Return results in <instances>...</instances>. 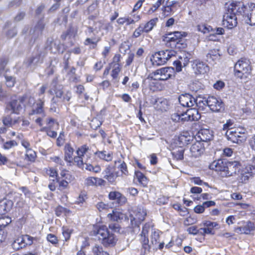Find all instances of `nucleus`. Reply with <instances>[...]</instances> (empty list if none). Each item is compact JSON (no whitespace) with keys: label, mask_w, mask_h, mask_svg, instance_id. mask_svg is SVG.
I'll use <instances>...</instances> for the list:
<instances>
[{"label":"nucleus","mask_w":255,"mask_h":255,"mask_svg":"<svg viewBox=\"0 0 255 255\" xmlns=\"http://www.w3.org/2000/svg\"><path fill=\"white\" fill-rule=\"evenodd\" d=\"M77 156L73 158L72 165H76L79 168L84 169L85 163L90 161L93 151L87 145H83L78 148L76 151Z\"/></svg>","instance_id":"1"},{"label":"nucleus","mask_w":255,"mask_h":255,"mask_svg":"<svg viewBox=\"0 0 255 255\" xmlns=\"http://www.w3.org/2000/svg\"><path fill=\"white\" fill-rule=\"evenodd\" d=\"M94 232L98 236V238L101 240V243L105 247L114 246L117 242V239L114 234L111 233L105 225L99 227L97 231Z\"/></svg>","instance_id":"2"},{"label":"nucleus","mask_w":255,"mask_h":255,"mask_svg":"<svg viewBox=\"0 0 255 255\" xmlns=\"http://www.w3.org/2000/svg\"><path fill=\"white\" fill-rule=\"evenodd\" d=\"M238 12L244 17L246 22L251 25H255V4L249 3L247 5L243 4L238 8Z\"/></svg>","instance_id":"3"},{"label":"nucleus","mask_w":255,"mask_h":255,"mask_svg":"<svg viewBox=\"0 0 255 255\" xmlns=\"http://www.w3.org/2000/svg\"><path fill=\"white\" fill-rule=\"evenodd\" d=\"M250 61L246 58H241L235 64L234 66L235 75L242 79L247 77L251 72Z\"/></svg>","instance_id":"4"},{"label":"nucleus","mask_w":255,"mask_h":255,"mask_svg":"<svg viewBox=\"0 0 255 255\" xmlns=\"http://www.w3.org/2000/svg\"><path fill=\"white\" fill-rule=\"evenodd\" d=\"M237 6L231 5L228 10V12L223 16V24L228 29H232L236 27L238 24L236 12H238Z\"/></svg>","instance_id":"5"},{"label":"nucleus","mask_w":255,"mask_h":255,"mask_svg":"<svg viewBox=\"0 0 255 255\" xmlns=\"http://www.w3.org/2000/svg\"><path fill=\"white\" fill-rule=\"evenodd\" d=\"M245 129L240 128H231L227 130L226 136L228 140L233 143H240L245 140Z\"/></svg>","instance_id":"6"},{"label":"nucleus","mask_w":255,"mask_h":255,"mask_svg":"<svg viewBox=\"0 0 255 255\" xmlns=\"http://www.w3.org/2000/svg\"><path fill=\"white\" fill-rule=\"evenodd\" d=\"M208 106L211 110L214 112H219L224 110V103L220 99L215 97L210 96L207 100H201V105Z\"/></svg>","instance_id":"7"},{"label":"nucleus","mask_w":255,"mask_h":255,"mask_svg":"<svg viewBox=\"0 0 255 255\" xmlns=\"http://www.w3.org/2000/svg\"><path fill=\"white\" fill-rule=\"evenodd\" d=\"M179 102L183 107H192L195 104L199 109L203 110V107L201 105V100L195 99L191 95L186 94L179 97Z\"/></svg>","instance_id":"8"},{"label":"nucleus","mask_w":255,"mask_h":255,"mask_svg":"<svg viewBox=\"0 0 255 255\" xmlns=\"http://www.w3.org/2000/svg\"><path fill=\"white\" fill-rule=\"evenodd\" d=\"M149 228L150 226L149 224H145L140 234L139 241L141 245V249L143 251L144 254L149 252L151 249V245H152L149 244L148 238Z\"/></svg>","instance_id":"9"},{"label":"nucleus","mask_w":255,"mask_h":255,"mask_svg":"<svg viewBox=\"0 0 255 255\" xmlns=\"http://www.w3.org/2000/svg\"><path fill=\"white\" fill-rule=\"evenodd\" d=\"M51 87L50 92H52L53 91L56 96L55 98H53L52 99V105H54V104H56L60 102V100L63 96V86L61 85L58 84L56 81L53 80L51 83ZM50 110L55 112L56 107L53 106V107L50 108Z\"/></svg>","instance_id":"10"},{"label":"nucleus","mask_w":255,"mask_h":255,"mask_svg":"<svg viewBox=\"0 0 255 255\" xmlns=\"http://www.w3.org/2000/svg\"><path fill=\"white\" fill-rule=\"evenodd\" d=\"M174 69L172 67H164L156 70L152 73L154 76L159 75V77L155 78L154 80L165 81L174 76Z\"/></svg>","instance_id":"11"},{"label":"nucleus","mask_w":255,"mask_h":255,"mask_svg":"<svg viewBox=\"0 0 255 255\" xmlns=\"http://www.w3.org/2000/svg\"><path fill=\"white\" fill-rule=\"evenodd\" d=\"M228 161L225 159H218L212 162L209 165L211 169L220 172L223 177H225L227 168Z\"/></svg>","instance_id":"12"},{"label":"nucleus","mask_w":255,"mask_h":255,"mask_svg":"<svg viewBox=\"0 0 255 255\" xmlns=\"http://www.w3.org/2000/svg\"><path fill=\"white\" fill-rule=\"evenodd\" d=\"M195 138L196 140L202 143H207L213 138V131L209 129H201L197 132Z\"/></svg>","instance_id":"13"},{"label":"nucleus","mask_w":255,"mask_h":255,"mask_svg":"<svg viewBox=\"0 0 255 255\" xmlns=\"http://www.w3.org/2000/svg\"><path fill=\"white\" fill-rule=\"evenodd\" d=\"M205 151V143L196 140L191 146L190 152L192 157L197 158L200 156Z\"/></svg>","instance_id":"14"},{"label":"nucleus","mask_w":255,"mask_h":255,"mask_svg":"<svg viewBox=\"0 0 255 255\" xmlns=\"http://www.w3.org/2000/svg\"><path fill=\"white\" fill-rule=\"evenodd\" d=\"M241 167V163L237 161H228L225 177L232 176L239 172Z\"/></svg>","instance_id":"15"},{"label":"nucleus","mask_w":255,"mask_h":255,"mask_svg":"<svg viewBox=\"0 0 255 255\" xmlns=\"http://www.w3.org/2000/svg\"><path fill=\"white\" fill-rule=\"evenodd\" d=\"M184 120L185 121H197L200 118L198 110L196 108H191L183 112Z\"/></svg>","instance_id":"16"},{"label":"nucleus","mask_w":255,"mask_h":255,"mask_svg":"<svg viewBox=\"0 0 255 255\" xmlns=\"http://www.w3.org/2000/svg\"><path fill=\"white\" fill-rule=\"evenodd\" d=\"M193 68L196 74H203L209 70L208 66L199 60L194 61Z\"/></svg>","instance_id":"17"},{"label":"nucleus","mask_w":255,"mask_h":255,"mask_svg":"<svg viewBox=\"0 0 255 255\" xmlns=\"http://www.w3.org/2000/svg\"><path fill=\"white\" fill-rule=\"evenodd\" d=\"M44 54L39 53L35 56L28 58L25 62V64L28 67L35 66L38 63H41L43 62Z\"/></svg>","instance_id":"18"},{"label":"nucleus","mask_w":255,"mask_h":255,"mask_svg":"<svg viewBox=\"0 0 255 255\" xmlns=\"http://www.w3.org/2000/svg\"><path fill=\"white\" fill-rule=\"evenodd\" d=\"M182 38V35L181 32L175 31L173 33L167 34L165 37V41L169 43H173V46L176 47Z\"/></svg>","instance_id":"19"},{"label":"nucleus","mask_w":255,"mask_h":255,"mask_svg":"<svg viewBox=\"0 0 255 255\" xmlns=\"http://www.w3.org/2000/svg\"><path fill=\"white\" fill-rule=\"evenodd\" d=\"M45 100L39 98L36 104L33 106L31 115H41L42 117L45 116V114L43 110V106L44 104Z\"/></svg>","instance_id":"20"},{"label":"nucleus","mask_w":255,"mask_h":255,"mask_svg":"<svg viewBox=\"0 0 255 255\" xmlns=\"http://www.w3.org/2000/svg\"><path fill=\"white\" fill-rule=\"evenodd\" d=\"M108 197L110 200H116L120 205H123L127 201L126 197L118 191L110 192Z\"/></svg>","instance_id":"21"},{"label":"nucleus","mask_w":255,"mask_h":255,"mask_svg":"<svg viewBox=\"0 0 255 255\" xmlns=\"http://www.w3.org/2000/svg\"><path fill=\"white\" fill-rule=\"evenodd\" d=\"M22 99L12 100L7 106L6 109L11 110L12 113L18 114L22 110Z\"/></svg>","instance_id":"22"},{"label":"nucleus","mask_w":255,"mask_h":255,"mask_svg":"<svg viewBox=\"0 0 255 255\" xmlns=\"http://www.w3.org/2000/svg\"><path fill=\"white\" fill-rule=\"evenodd\" d=\"M46 121V124L48 125H49V128L47 130V134L51 137H56L57 136V133L53 129H56L58 128L59 125L58 123L55 122L54 119L52 118L49 119Z\"/></svg>","instance_id":"23"},{"label":"nucleus","mask_w":255,"mask_h":255,"mask_svg":"<svg viewBox=\"0 0 255 255\" xmlns=\"http://www.w3.org/2000/svg\"><path fill=\"white\" fill-rule=\"evenodd\" d=\"M73 153L74 149L71 145L69 143L66 144L64 147V160L69 165H71V163H73Z\"/></svg>","instance_id":"24"},{"label":"nucleus","mask_w":255,"mask_h":255,"mask_svg":"<svg viewBox=\"0 0 255 255\" xmlns=\"http://www.w3.org/2000/svg\"><path fill=\"white\" fill-rule=\"evenodd\" d=\"M158 20V18L156 17L150 19L145 24H141L140 25L141 26L144 33H148L151 31L154 26L156 25Z\"/></svg>","instance_id":"25"},{"label":"nucleus","mask_w":255,"mask_h":255,"mask_svg":"<svg viewBox=\"0 0 255 255\" xmlns=\"http://www.w3.org/2000/svg\"><path fill=\"white\" fill-rule=\"evenodd\" d=\"M93 154L97 155L100 159L106 161H112L113 157L112 152H107L105 150L97 151L96 152H93Z\"/></svg>","instance_id":"26"},{"label":"nucleus","mask_w":255,"mask_h":255,"mask_svg":"<svg viewBox=\"0 0 255 255\" xmlns=\"http://www.w3.org/2000/svg\"><path fill=\"white\" fill-rule=\"evenodd\" d=\"M218 50L212 49L206 55V60L209 63L216 61L219 59L220 55L219 53Z\"/></svg>","instance_id":"27"},{"label":"nucleus","mask_w":255,"mask_h":255,"mask_svg":"<svg viewBox=\"0 0 255 255\" xmlns=\"http://www.w3.org/2000/svg\"><path fill=\"white\" fill-rule=\"evenodd\" d=\"M157 52L162 58V61H164L165 63L172 56H174L176 53L175 51L172 50H162Z\"/></svg>","instance_id":"28"},{"label":"nucleus","mask_w":255,"mask_h":255,"mask_svg":"<svg viewBox=\"0 0 255 255\" xmlns=\"http://www.w3.org/2000/svg\"><path fill=\"white\" fill-rule=\"evenodd\" d=\"M155 108L161 112L166 111L168 109V102L164 99H158L155 102Z\"/></svg>","instance_id":"29"},{"label":"nucleus","mask_w":255,"mask_h":255,"mask_svg":"<svg viewBox=\"0 0 255 255\" xmlns=\"http://www.w3.org/2000/svg\"><path fill=\"white\" fill-rule=\"evenodd\" d=\"M108 217L114 221H119L126 218L124 214L117 210H113L112 213L108 215Z\"/></svg>","instance_id":"30"},{"label":"nucleus","mask_w":255,"mask_h":255,"mask_svg":"<svg viewBox=\"0 0 255 255\" xmlns=\"http://www.w3.org/2000/svg\"><path fill=\"white\" fill-rule=\"evenodd\" d=\"M150 61L152 65L154 66H158L165 64V62L162 61V58L159 56L158 52H155L152 55Z\"/></svg>","instance_id":"31"},{"label":"nucleus","mask_w":255,"mask_h":255,"mask_svg":"<svg viewBox=\"0 0 255 255\" xmlns=\"http://www.w3.org/2000/svg\"><path fill=\"white\" fill-rule=\"evenodd\" d=\"M254 223L248 222L245 225L238 228L237 230L242 234H249L252 231L254 230Z\"/></svg>","instance_id":"32"},{"label":"nucleus","mask_w":255,"mask_h":255,"mask_svg":"<svg viewBox=\"0 0 255 255\" xmlns=\"http://www.w3.org/2000/svg\"><path fill=\"white\" fill-rule=\"evenodd\" d=\"M26 246L24 242L23 236L16 239L12 243V246L14 250H18Z\"/></svg>","instance_id":"33"},{"label":"nucleus","mask_w":255,"mask_h":255,"mask_svg":"<svg viewBox=\"0 0 255 255\" xmlns=\"http://www.w3.org/2000/svg\"><path fill=\"white\" fill-rule=\"evenodd\" d=\"M10 202L1 201L0 202V215L5 214L10 209Z\"/></svg>","instance_id":"34"},{"label":"nucleus","mask_w":255,"mask_h":255,"mask_svg":"<svg viewBox=\"0 0 255 255\" xmlns=\"http://www.w3.org/2000/svg\"><path fill=\"white\" fill-rule=\"evenodd\" d=\"M2 121L4 126L8 127H11L16 123H18L19 119L18 118L17 119L12 120L10 116H7L3 117Z\"/></svg>","instance_id":"35"},{"label":"nucleus","mask_w":255,"mask_h":255,"mask_svg":"<svg viewBox=\"0 0 255 255\" xmlns=\"http://www.w3.org/2000/svg\"><path fill=\"white\" fill-rule=\"evenodd\" d=\"M94 255H109L107 252L104 251L102 246L96 245L92 248Z\"/></svg>","instance_id":"36"},{"label":"nucleus","mask_w":255,"mask_h":255,"mask_svg":"<svg viewBox=\"0 0 255 255\" xmlns=\"http://www.w3.org/2000/svg\"><path fill=\"white\" fill-rule=\"evenodd\" d=\"M25 159L28 161L34 162L36 157V152L32 149H29L26 150Z\"/></svg>","instance_id":"37"},{"label":"nucleus","mask_w":255,"mask_h":255,"mask_svg":"<svg viewBox=\"0 0 255 255\" xmlns=\"http://www.w3.org/2000/svg\"><path fill=\"white\" fill-rule=\"evenodd\" d=\"M184 149L180 147L177 150H175L172 152V154L174 158L177 160H180L183 159Z\"/></svg>","instance_id":"38"},{"label":"nucleus","mask_w":255,"mask_h":255,"mask_svg":"<svg viewBox=\"0 0 255 255\" xmlns=\"http://www.w3.org/2000/svg\"><path fill=\"white\" fill-rule=\"evenodd\" d=\"M160 232L158 230L152 231L151 234V244L154 245L159 243Z\"/></svg>","instance_id":"39"},{"label":"nucleus","mask_w":255,"mask_h":255,"mask_svg":"<svg viewBox=\"0 0 255 255\" xmlns=\"http://www.w3.org/2000/svg\"><path fill=\"white\" fill-rule=\"evenodd\" d=\"M253 177V172H244L242 171L239 178L240 182L242 183H247L249 179Z\"/></svg>","instance_id":"40"},{"label":"nucleus","mask_w":255,"mask_h":255,"mask_svg":"<svg viewBox=\"0 0 255 255\" xmlns=\"http://www.w3.org/2000/svg\"><path fill=\"white\" fill-rule=\"evenodd\" d=\"M146 215V212L143 209H139L138 212L135 215V217L133 218L134 220L140 223L144 220L145 216Z\"/></svg>","instance_id":"41"},{"label":"nucleus","mask_w":255,"mask_h":255,"mask_svg":"<svg viewBox=\"0 0 255 255\" xmlns=\"http://www.w3.org/2000/svg\"><path fill=\"white\" fill-rule=\"evenodd\" d=\"M183 112L180 113H175L171 115V119L174 122H185L184 120V116H183Z\"/></svg>","instance_id":"42"},{"label":"nucleus","mask_w":255,"mask_h":255,"mask_svg":"<svg viewBox=\"0 0 255 255\" xmlns=\"http://www.w3.org/2000/svg\"><path fill=\"white\" fill-rule=\"evenodd\" d=\"M55 212L56 215L59 217L63 215H66L67 213L70 212V211L61 206H58L55 208Z\"/></svg>","instance_id":"43"},{"label":"nucleus","mask_w":255,"mask_h":255,"mask_svg":"<svg viewBox=\"0 0 255 255\" xmlns=\"http://www.w3.org/2000/svg\"><path fill=\"white\" fill-rule=\"evenodd\" d=\"M203 225L210 230L213 231L214 228H219V225L217 222H211L210 221H205L202 223Z\"/></svg>","instance_id":"44"},{"label":"nucleus","mask_w":255,"mask_h":255,"mask_svg":"<svg viewBox=\"0 0 255 255\" xmlns=\"http://www.w3.org/2000/svg\"><path fill=\"white\" fill-rule=\"evenodd\" d=\"M110 67L112 69L111 72V76L113 79L117 80L118 78L119 73L121 71V67H119L117 65H115V66H110Z\"/></svg>","instance_id":"45"},{"label":"nucleus","mask_w":255,"mask_h":255,"mask_svg":"<svg viewBox=\"0 0 255 255\" xmlns=\"http://www.w3.org/2000/svg\"><path fill=\"white\" fill-rule=\"evenodd\" d=\"M99 41V39H97L95 37L92 38H87L84 41V44L85 45H89V44H92V48H94L97 45V43Z\"/></svg>","instance_id":"46"},{"label":"nucleus","mask_w":255,"mask_h":255,"mask_svg":"<svg viewBox=\"0 0 255 255\" xmlns=\"http://www.w3.org/2000/svg\"><path fill=\"white\" fill-rule=\"evenodd\" d=\"M135 175L139 182L142 184L146 183L147 178L142 173L139 171H136L135 172Z\"/></svg>","instance_id":"47"},{"label":"nucleus","mask_w":255,"mask_h":255,"mask_svg":"<svg viewBox=\"0 0 255 255\" xmlns=\"http://www.w3.org/2000/svg\"><path fill=\"white\" fill-rule=\"evenodd\" d=\"M17 145V143L14 140L4 142L2 148L4 149L8 150L11 148Z\"/></svg>","instance_id":"48"},{"label":"nucleus","mask_w":255,"mask_h":255,"mask_svg":"<svg viewBox=\"0 0 255 255\" xmlns=\"http://www.w3.org/2000/svg\"><path fill=\"white\" fill-rule=\"evenodd\" d=\"M72 233V230L67 227H63L62 228V234L64 237V240L68 241L71 236Z\"/></svg>","instance_id":"49"},{"label":"nucleus","mask_w":255,"mask_h":255,"mask_svg":"<svg viewBox=\"0 0 255 255\" xmlns=\"http://www.w3.org/2000/svg\"><path fill=\"white\" fill-rule=\"evenodd\" d=\"M198 30L203 33H208L213 30V28L210 26H207L205 24L199 25Z\"/></svg>","instance_id":"50"},{"label":"nucleus","mask_w":255,"mask_h":255,"mask_svg":"<svg viewBox=\"0 0 255 255\" xmlns=\"http://www.w3.org/2000/svg\"><path fill=\"white\" fill-rule=\"evenodd\" d=\"M165 0H157V1L149 9L148 12L149 13H152L156 11V10L162 4H163Z\"/></svg>","instance_id":"51"},{"label":"nucleus","mask_w":255,"mask_h":255,"mask_svg":"<svg viewBox=\"0 0 255 255\" xmlns=\"http://www.w3.org/2000/svg\"><path fill=\"white\" fill-rule=\"evenodd\" d=\"M192 137L189 136L188 133H185L183 134H181L178 138L180 141L183 143V144L188 143V142L189 141Z\"/></svg>","instance_id":"52"},{"label":"nucleus","mask_w":255,"mask_h":255,"mask_svg":"<svg viewBox=\"0 0 255 255\" xmlns=\"http://www.w3.org/2000/svg\"><path fill=\"white\" fill-rule=\"evenodd\" d=\"M121 58V55L116 54L113 58V61L110 64V66H115V65H117V66H119V67H122V65L120 63Z\"/></svg>","instance_id":"53"},{"label":"nucleus","mask_w":255,"mask_h":255,"mask_svg":"<svg viewBox=\"0 0 255 255\" xmlns=\"http://www.w3.org/2000/svg\"><path fill=\"white\" fill-rule=\"evenodd\" d=\"M50 47L52 52L56 53L60 52V45L58 42H52Z\"/></svg>","instance_id":"54"},{"label":"nucleus","mask_w":255,"mask_h":255,"mask_svg":"<svg viewBox=\"0 0 255 255\" xmlns=\"http://www.w3.org/2000/svg\"><path fill=\"white\" fill-rule=\"evenodd\" d=\"M24 242L26 245H31L33 244L34 240L36 239L28 235H23Z\"/></svg>","instance_id":"55"},{"label":"nucleus","mask_w":255,"mask_h":255,"mask_svg":"<svg viewBox=\"0 0 255 255\" xmlns=\"http://www.w3.org/2000/svg\"><path fill=\"white\" fill-rule=\"evenodd\" d=\"M192 181L195 184L198 185H204L208 187H210L208 183L205 182L200 179L199 177H194L192 179Z\"/></svg>","instance_id":"56"},{"label":"nucleus","mask_w":255,"mask_h":255,"mask_svg":"<svg viewBox=\"0 0 255 255\" xmlns=\"http://www.w3.org/2000/svg\"><path fill=\"white\" fill-rule=\"evenodd\" d=\"M117 176H118L116 175L114 173H112L110 174L104 175L103 177L107 179L109 182L113 183L115 181Z\"/></svg>","instance_id":"57"},{"label":"nucleus","mask_w":255,"mask_h":255,"mask_svg":"<svg viewBox=\"0 0 255 255\" xmlns=\"http://www.w3.org/2000/svg\"><path fill=\"white\" fill-rule=\"evenodd\" d=\"M5 83L7 87H12L14 86L15 83V80L14 78L11 76H5Z\"/></svg>","instance_id":"58"},{"label":"nucleus","mask_w":255,"mask_h":255,"mask_svg":"<svg viewBox=\"0 0 255 255\" xmlns=\"http://www.w3.org/2000/svg\"><path fill=\"white\" fill-rule=\"evenodd\" d=\"M46 174L48 175L50 177L55 178L57 179V172L56 169L53 168H49L47 169L46 170Z\"/></svg>","instance_id":"59"},{"label":"nucleus","mask_w":255,"mask_h":255,"mask_svg":"<svg viewBox=\"0 0 255 255\" xmlns=\"http://www.w3.org/2000/svg\"><path fill=\"white\" fill-rule=\"evenodd\" d=\"M118 168L120 169V170L123 174L125 175H128V172L127 169V166L126 163L124 161H123L121 163V164L120 165Z\"/></svg>","instance_id":"60"},{"label":"nucleus","mask_w":255,"mask_h":255,"mask_svg":"<svg viewBox=\"0 0 255 255\" xmlns=\"http://www.w3.org/2000/svg\"><path fill=\"white\" fill-rule=\"evenodd\" d=\"M47 239L48 241L53 245H56L58 243V239L57 237L53 234H48L47 236Z\"/></svg>","instance_id":"61"},{"label":"nucleus","mask_w":255,"mask_h":255,"mask_svg":"<svg viewBox=\"0 0 255 255\" xmlns=\"http://www.w3.org/2000/svg\"><path fill=\"white\" fill-rule=\"evenodd\" d=\"M142 33H144V32L143 31V30L140 24L139 26L137 28H136L134 31L133 32V37H134V38H137Z\"/></svg>","instance_id":"62"},{"label":"nucleus","mask_w":255,"mask_h":255,"mask_svg":"<svg viewBox=\"0 0 255 255\" xmlns=\"http://www.w3.org/2000/svg\"><path fill=\"white\" fill-rule=\"evenodd\" d=\"M109 228L115 232H119L120 228L118 223H113L109 225Z\"/></svg>","instance_id":"63"},{"label":"nucleus","mask_w":255,"mask_h":255,"mask_svg":"<svg viewBox=\"0 0 255 255\" xmlns=\"http://www.w3.org/2000/svg\"><path fill=\"white\" fill-rule=\"evenodd\" d=\"M199 232L201 235H205V234H211L213 235L214 234V232L213 231H212L211 230H209L206 227L202 228H200L199 230Z\"/></svg>","instance_id":"64"}]
</instances>
